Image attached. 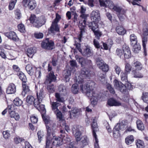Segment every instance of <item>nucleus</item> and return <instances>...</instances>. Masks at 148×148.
Here are the masks:
<instances>
[{"label":"nucleus","instance_id":"nucleus-1","mask_svg":"<svg viewBox=\"0 0 148 148\" xmlns=\"http://www.w3.org/2000/svg\"><path fill=\"white\" fill-rule=\"evenodd\" d=\"M81 84L80 87L82 92L86 94L90 99L92 104H96L98 100V95L93 91L94 88L95 87V83L92 81H89L86 85L83 86Z\"/></svg>","mask_w":148,"mask_h":148},{"label":"nucleus","instance_id":"nucleus-2","mask_svg":"<svg viewBox=\"0 0 148 148\" xmlns=\"http://www.w3.org/2000/svg\"><path fill=\"white\" fill-rule=\"evenodd\" d=\"M83 131V127L80 125L74 126L72 128V133L75 138L76 141L78 142L81 140L80 145L82 148L88 144L87 138L86 136H84L81 138L82 132Z\"/></svg>","mask_w":148,"mask_h":148},{"label":"nucleus","instance_id":"nucleus-3","mask_svg":"<svg viewBox=\"0 0 148 148\" xmlns=\"http://www.w3.org/2000/svg\"><path fill=\"white\" fill-rule=\"evenodd\" d=\"M42 117L46 124L47 132L48 130H50V132H51V134L53 136L54 132L56 130V124L53 121H50L48 117L45 116L43 114H42Z\"/></svg>","mask_w":148,"mask_h":148},{"label":"nucleus","instance_id":"nucleus-4","mask_svg":"<svg viewBox=\"0 0 148 148\" xmlns=\"http://www.w3.org/2000/svg\"><path fill=\"white\" fill-rule=\"evenodd\" d=\"M90 71L88 69H86L85 68L82 69L81 71L80 75V79H76V82L78 84H82L84 82V78H86L90 76Z\"/></svg>","mask_w":148,"mask_h":148},{"label":"nucleus","instance_id":"nucleus-5","mask_svg":"<svg viewBox=\"0 0 148 148\" xmlns=\"http://www.w3.org/2000/svg\"><path fill=\"white\" fill-rule=\"evenodd\" d=\"M61 18L60 16L58 14H56V18L50 27L49 30L51 33H54V32H59L60 29L58 26L57 23Z\"/></svg>","mask_w":148,"mask_h":148},{"label":"nucleus","instance_id":"nucleus-6","mask_svg":"<svg viewBox=\"0 0 148 148\" xmlns=\"http://www.w3.org/2000/svg\"><path fill=\"white\" fill-rule=\"evenodd\" d=\"M54 42L51 40H49L48 38H47L45 41L41 43V46L42 48L48 50H52L53 49Z\"/></svg>","mask_w":148,"mask_h":148},{"label":"nucleus","instance_id":"nucleus-7","mask_svg":"<svg viewBox=\"0 0 148 148\" xmlns=\"http://www.w3.org/2000/svg\"><path fill=\"white\" fill-rule=\"evenodd\" d=\"M47 20L46 17L44 16H41L39 18H38L34 22L33 25L37 28H39L45 23Z\"/></svg>","mask_w":148,"mask_h":148},{"label":"nucleus","instance_id":"nucleus-8","mask_svg":"<svg viewBox=\"0 0 148 148\" xmlns=\"http://www.w3.org/2000/svg\"><path fill=\"white\" fill-rule=\"evenodd\" d=\"M114 84L115 88L119 90L122 92L123 93L126 92L127 90L125 85L121 82H119L116 79H115L114 81Z\"/></svg>","mask_w":148,"mask_h":148},{"label":"nucleus","instance_id":"nucleus-9","mask_svg":"<svg viewBox=\"0 0 148 148\" xmlns=\"http://www.w3.org/2000/svg\"><path fill=\"white\" fill-rule=\"evenodd\" d=\"M100 5L101 6L106 7H108L111 9L113 10L115 5L113 2L110 0H99Z\"/></svg>","mask_w":148,"mask_h":148},{"label":"nucleus","instance_id":"nucleus-10","mask_svg":"<svg viewBox=\"0 0 148 148\" xmlns=\"http://www.w3.org/2000/svg\"><path fill=\"white\" fill-rule=\"evenodd\" d=\"M90 18L91 20L98 22L100 19V13L98 10H95L93 11L90 14Z\"/></svg>","mask_w":148,"mask_h":148},{"label":"nucleus","instance_id":"nucleus-11","mask_svg":"<svg viewBox=\"0 0 148 148\" xmlns=\"http://www.w3.org/2000/svg\"><path fill=\"white\" fill-rule=\"evenodd\" d=\"M56 80V77L54 75L53 71L51 72L47 75L46 80L45 82V84H50L51 82H55Z\"/></svg>","mask_w":148,"mask_h":148},{"label":"nucleus","instance_id":"nucleus-12","mask_svg":"<svg viewBox=\"0 0 148 148\" xmlns=\"http://www.w3.org/2000/svg\"><path fill=\"white\" fill-rule=\"evenodd\" d=\"M124 58L125 59H128L130 58L131 53L128 46L126 45H123L122 47Z\"/></svg>","mask_w":148,"mask_h":148},{"label":"nucleus","instance_id":"nucleus-13","mask_svg":"<svg viewBox=\"0 0 148 148\" xmlns=\"http://www.w3.org/2000/svg\"><path fill=\"white\" fill-rule=\"evenodd\" d=\"M83 22L80 23L79 27L80 30V33L78 37V39L80 41H81L82 37L83 34L85 32V27H86V21L83 20Z\"/></svg>","mask_w":148,"mask_h":148},{"label":"nucleus","instance_id":"nucleus-14","mask_svg":"<svg viewBox=\"0 0 148 148\" xmlns=\"http://www.w3.org/2000/svg\"><path fill=\"white\" fill-rule=\"evenodd\" d=\"M5 36L15 41L18 40V38L16 34L14 32L10 31L5 33Z\"/></svg>","mask_w":148,"mask_h":148},{"label":"nucleus","instance_id":"nucleus-15","mask_svg":"<svg viewBox=\"0 0 148 148\" xmlns=\"http://www.w3.org/2000/svg\"><path fill=\"white\" fill-rule=\"evenodd\" d=\"M54 135L53 136L52 135V134H51L52 136L53 137V138H52V140H53L54 139V140L53 141V142L52 144L54 146H60L62 144V140H63V138L61 137H55L54 135Z\"/></svg>","mask_w":148,"mask_h":148},{"label":"nucleus","instance_id":"nucleus-16","mask_svg":"<svg viewBox=\"0 0 148 148\" xmlns=\"http://www.w3.org/2000/svg\"><path fill=\"white\" fill-rule=\"evenodd\" d=\"M43 87V86H41L40 88V87L39 86V90H38V86H36V89L37 90V97L40 100H42L45 96Z\"/></svg>","mask_w":148,"mask_h":148},{"label":"nucleus","instance_id":"nucleus-17","mask_svg":"<svg viewBox=\"0 0 148 148\" xmlns=\"http://www.w3.org/2000/svg\"><path fill=\"white\" fill-rule=\"evenodd\" d=\"M16 92V87L13 83L9 84L6 90V92L8 94H14Z\"/></svg>","mask_w":148,"mask_h":148},{"label":"nucleus","instance_id":"nucleus-18","mask_svg":"<svg viewBox=\"0 0 148 148\" xmlns=\"http://www.w3.org/2000/svg\"><path fill=\"white\" fill-rule=\"evenodd\" d=\"M25 69L27 73L30 75L32 76L34 74V71H36V68L34 67H33L30 64H28L26 65Z\"/></svg>","mask_w":148,"mask_h":148},{"label":"nucleus","instance_id":"nucleus-19","mask_svg":"<svg viewBox=\"0 0 148 148\" xmlns=\"http://www.w3.org/2000/svg\"><path fill=\"white\" fill-rule=\"evenodd\" d=\"M50 130H48L47 132V136L46 140V147L45 148H49L50 145H51V140H52L51 138V132H50Z\"/></svg>","mask_w":148,"mask_h":148},{"label":"nucleus","instance_id":"nucleus-20","mask_svg":"<svg viewBox=\"0 0 148 148\" xmlns=\"http://www.w3.org/2000/svg\"><path fill=\"white\" fill-rule=\"evenodd\" d=\"M107 103L108 105L110 106H119L121 105V103L120 102L116 101L113 98L109 99Z\"/></svg>","mask_w":148,"mask_h":148},{"label":"nucleus","instance_id":"nucleus-21","mask_svg":"<svg viewBox=\"0 0 148 148\" xmlns=\"http://www.w3.org/2000/svg\"><path fill=\"white\" fill-rule=\"evenodd\" d=\"M23 91L21 93V95L24 96L25 94L27 93H29L30 90L28 84L26 83H22Z\"/></svg>","mask_w":148,"mask_h":148},{"label":"nucleus","instance_id":"nucleus-22","mask_svg":"<svg viewBox=\"0 0 148 148\" xmlns=\"http://www.w3.org/2000/svg\"><path fill=\"white\" fill-rule=\"evenodd\" d=\"M82 53L83 56L88 57H90L93 55L92 51L88 47H86L84 49L83 52Z\"/></svg>","mask_w":148,"mask_h":148},{"label":"nucleus","instance_id":"nucleus-23","mask_svg":"<svg viewBox=\"0 0 148 148\" xmlns=\"http://www.w3.org/2000/svg\"><path fill=\"white\" fill-rule=\"evenodd\" d=\"M76 59L79 62V63L80 64L82 67H84L85 65L86 62V59L81 56H79L78 55H76L75 57Z\"/></svg>","mask_w":148,"mask_h":148},{"label":"nucleus","instance_id":"nucleus-24","mask_svg":"<svg viewBox=\"0 0 148 148\" xmlns=\"http://www.w3.org/2000/svg\"><path fill=\"white\" fill-rule=\"evenodd\" d=\"M97 22L93 21L89 23L87 25H88L90 29H91L93 32L98 28V25Z\"/></svg>","mask_w":148,"mask_h":148},{"label":"nucleus","instance_id":"nucleus-25","mask_svg":"<svg viewBox=\"0 0 148 148\" xmlns=\"http://www.w3.org/2000/svg\"><path fill=\"white\" fill-rule=\"evenodd\" d=\"M36 52V48L35 47L28 48L27 50V56L32 58L33 55Z\"/></svg>","mask_w":148,"mask_h":148},{"label":"nucleus","instance_id":"nucleus-26","mask_svg":"<svg viewBox=\"0 0 148 148\" xmlns=\"http://www.w3.org/2000/svg\"><path fill=\"white\" fill-rule=\"evenodd\" d=\"M133 70H140L142 69L143 67L142 64L139 61H136L134 62L132 64Z\"/></svg>","mask_w":148,"mask_h":148},{"label":"nucleus","instance_id":"nucleus-27","mask_svg":"<svg viewBox=\"0 0 148 148\" xmlns=\"http://www.w3.org/2000/svg\"><path fill=\"white\" fill-rule=\"evenodd\" d=\"M142 39L143 46L144 49V53L145 56L147 55V51L146 50V45L147 42V37L142 36Z\"/></svg>","mask_w":148,"mask_h":148},{"label":"nucleus","instance_id":"nucleus-28","mask_svg":"<svg viewBox=\"0 0 148 148\" xmlns=\"http://www.w3.org/2000/svg\"><path fill=\"white\" fill-rule=\"evenodd\" d=\"M97 123L96 121L94 119L91 125V127L92 130L93 136H97L95 132L98 130Z\"/></svg>","mask_w":148,"mask_h":148},{"label":"nucleus","instance_id":"nucleus-29","mask_svg":"<svg viewBox=\"0 0 148 148\" xmlns=\"http://www.w3.org/2000/svg\"><path fill=\"white\" fill-rule=\"evenodd\" d=\"M54 112L56 114L57 118L59 119V120L63 122L64 123L65 121L63 119L64 117L61 112L58 109H57V110H54Z\"/></svg>","mask_w":148,"mask_h":148},{"label":"nucleus","instance_id":"nucleus-30","mask_svg":"<svg viewBox=\"0 0 148 148\" xmlns=\"http://www.w3.org/2000/svg\"><path fill=\"white\" fill-rule=\"evenodd\" d=\"M116 26V31L118 34L120 35H123L126 33V31L123 26Z\"/></svg>","mask_w":148,"mask_h":148},{"label":"nucleus","instance_id":"nucleus-31","mask_svg":"<svg viewBox=\"0 0 148 148\" xmlns=\"http://www.w3.org/2000/svg\"><path fill=\"white\" fill-rule=\"evenodd\" d=\"M70 115H72L74 117H77L80 114V110L76 108H74L71 110V113L69 111Z\"/></svg>","mask_w":148,"mask_h":148},{"label":"nucleus","instance_id":"nucleus-32","mask_svg":"<svg viewBox=\"0 0 148 148\" xmlns=\"http://www.w3.org/2000/svg\"><path fill=\"white\" fill-rule=\"evenodd\" d=\"M71 73V71L69 70H65L63 71V76L65 79L66 82L69 81Z\"/></svg>","mask_w":148,"mask_h":148},{"label":"nucleus","instance_id":"nucleus-33","mask_svg":"<svg viewBox=\"0 0 148 148\" xmlns=\"http://www.w3.org/2000/svg\"><path fill=\"white\" fill-rule=\"evenodd\" d=\"M59 92L64 96L67 95V92L66 89V87L63 84H60L58 88Z\"/></svg>","mask_w":148,"mask_h":148},{"label":"nucleus","instance_id":"nucleus-34","mask_svg":"<svg viewBox=\"0 0 148 148\" xmlns=\"http://www.w3.org/2000/svg\"><path fill=\"white\" fill-rule=\"evenodd\" d=\"M17 74L19 76V79L22 81V83L27 82V80L26 76L23 72H19Z\"/></svg>","mask_w":148,"mask_h":148},{"label":"nucleus","instance_id":"nucleus-35","mask_svg":"<svg viewBox=\"0 0 148 148\" xmlns=\"http://www.w3.org/2000/svg\"><path fill=\"white\" fill-rule=\"evenodd\" d=\"M130 40L131 45H134L137 43V38L134 34H132L130 35Z\"/></svg>","mask_w":148,"mask_h":148},{"label":"nucleus","instance_id":"nucleus-36","mask_svg":"<svg viewBox=\"0 0 148 148\" xmlns=\"http://www.w3.org/2000/svg\"><path fill=\"white\" fill-rule=\"evenodd\" d=\"M94 58L96 61V63L99 67L105 63L103 60L100 57H97L95 56Z\"/></svg>","mask_w":148,"mask_h":148},{"label":"nucleus","instance_id":"nucleus-37","mask_svg":"<svg viewBox=\"0 0 148 148\" xmlns=\"http://www.w3.org/2000/svg\"><path fill=\"white\" fill-rule=\"evenodd\" d=\"M139 70H133L132 74L134 77L135 78H142L143 77V75L140 73Z\"/></svg>","mask_w":148,"mask_h":148},{"label":"nucleus","instance_id":"nucleus-38","mask_svg":"<svg viewBox=\"0 0 148 148\" xmlns=\"http://www.w3.org/2000/svg\"><path fill=\"white\" fill-rule=\"evenodd\" d=\"M134 139L132 135H130L127 137L125 139L126 143L128 145L131 144L134 142Z\"/></svg>","mask_w":148,"mask_h":148},{"label":"nucleus","instance_id":"nucleus-39","mask_svg":"<svg viewBox=\"0 0 148 148\" xmlns=\"http://www.w3.org/2000/svg\"><path fill=\"white\" fill-rule=\"evenodd\" d=\"M36 6V1L34 0L30 1L28 3L27 7L31 10H32L34 9Z\"/></svg>","mask_w":148,"mask_h":148},{"label":"nucleus","instance_id":"nucleus-40","mask_svg":"<svg viewBox=\"0 0 148 148\" xmlns=\"http://www.w3.org/2000/svg\"><path fill=\"white\" fill-rule=\"evenodd\" d=\"M56 100L60 102L63 103L65 101V100L63 97H61L60 94L58 93H55V95Z\"/></svg>","mask_w":148,"mask_h":148},{"label":"nucleus","instance_id":"nucleus-41","mask_svg":"<svg viewBox=\"0 0 148 148\" xmlns=\"http://www.w3.org/2000/svg\"><path fill=\"white\" fill-rule=\"evenodd\" d=\"M137 127L138 129L140 130L144 129V126L142 122L140 120H138L136 122Z\"/></svg>","mask_w":148,"mask_h":148},{"label":"nucleus","instance_id":"nucleus-42","mask_svg":"<svg viewBox=\"0 0 148 148\" xmlns=\"http://www.w3.org/2000/svg\"><path fill=\"white\" fill-rule=\"evenodd\" d=\"M113 10L116 12L117 15L118 14H120V13L121 12H124V11L125 10L121 7L117 5H115Z\"/></svg>","mask_w":148,"mask_h":148},{"label":"nucleus","instance_id":"nucleus-43","mask_svg":"<svg viewBox=\"0 0 148 148\" xmlns=\"http://www.w3.org/2000/svg\"><path fill=\"white\" fill-rule=\"evenodd\" d=\"M133 47V51L135 53H137L140 50L141 47L139 44H136L134 45H132Z\"/></svg>","mask_w":148,"mask_h":148},{"label":"nucleus","instance_id":"nucleus-44","mask_svg":"<svg viewBox=\"0 0 148 148\" xmlns=\"http://www.w3.org/2000/svg\"><path fill=\"white\" fill-rule=\"evenodd\" d=\"M35 98L33 96L31 95L27 96L26 99V101L29 104H33Z\"/></svg>","mask_w":148,"mask_h":148},{"label":"nucleus","instance_id":"nucleus-45","mask_svg":"<svg viewBox=\"0 0 148 148\" xmlns=\"http://www.w3.org/2000/svg\"><path fill=\"white\" fill-rule=\"evenodd\" d=\"M126 11H124V12H121L120 14H118L117 15L119 20L121 21H123L125 19V17L126 16L125 15Z\"/></svg>","mask_w":148,"mask_h":148},{"label":"nucleus","instance_id":"nucleus-46","mask_svg":"<svg viewBox=\"0 0 148 148\" xmlns=\"http://www.w3.org/2000/svg\"><path fill=\"white\" fill-rule=\"evenodd\" d=\"M14 104L17 106H21L23 103L22 101L18 97H16L13 101Z\"/></svg>","mask_w":148,"mask_h":148},{"label":"nucleus","instance_id":"nucleus-47","mask_svg":"<svg viewBox=\"0 0 148 148\" xmlns=\"http://www.w3.org/2000/svg\"><path fill=\"white\" fill-rule=\"evenodd\" d=\"M128 73L125 72H122L121 74V79L123 82H127V75Z\"/></svg>","mask_w":148,"mask_h":148},{"label":"nucleus","instance_id":"nucleus-48","mask_svg":"<svg viewBox=\"0 0 148 148\" xmlns=\"http://www.w3.org/2000/svg\"><path fill=\"white\" fill-rule=\"evenodd\" d=\"M95 36V37L97 39L99 40L100 37L101 36L102 33L99 30L97 29L93 32Z\"/></svg>","mask_w":148,"mask_h":148},{"label":"nucleus","instance_id":"nucleus-49","mask_svg":"<svg viewBox=\"0 0 148 148\" xmlns=\"http://www.w3.org/2000/svg\"><path fill=\"white\" fill-rule=\"evenodd\" d=\"M60 104L57 102H53L51 104V108L52 110L54 112V110H57L58 109V107L60 106Z\"/></svg>","mask_w":148,"mask_h":148},{"label":"nucleus","instance_id":"nucleus-50","mask_svg":"<svg viewBox=\"0 0 148 148\" xmlns=\"http://www.w3.org/2000/svg\"><path fill=\"white\" fill-rule=\"evenodd\" d=\"M71 91L74 94H77L78 92V88L77 84H74L71 87Z\"/></svg>","mask_w":148,"mask_h":148},{"label":"nucleus","instance_id":"nucleus-51","mask_svg":"<svg viewBox=\"0 0 148 148\" xmlns=\"http://www.w3.org/2000/svg\"><path fill=\"white\" fill-rule=\"evenodd\" d=\"M114 127L119 130H123L125 129V125L123 123L121 122L117 124Z\"/></svg>","mask_w":148,"mask_h":148},{"label":"nucleus","instance_id":"nucleus-52","mask_svg":"<svg viewBox=\"0 0 148 148\" xmlns=\"http://www.w3.org/2000/svg\"><path fill=\"white\" fill-rule=\"evenodd\" d=\"M99 68L103 71L105 72H107L109 69L108 65L105 63H104L102 65L100 66Z\"/></svg>","mask_w":148,"mask_h":148},{"label":"nucleus","instance_id":"nucleus-53","mask_svg":"<svg viewBox=\"0 0 148 148\" xmlns=\"http://www.w3.org/2000/svg\"><path fill=\"white\" fill-rule=\"evenodd\" d=\"M93 67V64L91 60L86 59L85 63V65L84 66V68L88 67L89 68H92Z\"/></svg>","mask_w":148,"mask_h":148},{"label":"nucleus","instance_id":"nucleus-54","mask_svg":"<svg viewBox=\"0 0 148 148\" xmlns=\"http://www.w3.org/2000/svg\"><path fill=\"white\" fill-rule=\"evenodd\" d=\"M113 134L114 138H118L120 136L119 130L114 127L113 130Z\"/></svg>","mask_w":148,"mask_h":148},{"label":"nucleus","instance_id":"nucleus-55","mask_svg":"<svg viewBox=\"0 0 148 148\" xmlns=\"http://www.w3.org/2000/svg\"><path fill=\"white\" fill-rule=\"evenodd\" d=\"M16 2L17 0H11L9 5V9L10 10H12L14 8Z\"/></svg>","mask_w":148,"mask_h":148},{"label":"nucleus","instance_id":"nucleus-56","mask_svg":"<svg viewBox=\"0 0 148 148\" xmlns=\"http://www.w3.org/2000/svg\"><path fill=\"white\" fill-rule=\"evenodd\" d=\"M142 99L145 102L148 103V92L143 93Z\"/></svg>","mask_w":148,"mask_h":148},{"label":"nucleus","instance_id":"nucleus-57","mask_svg":"<svg viewBox=\"0 0 148 148\" xmlns=\"http://www.w3.org/2000/svg\"><path fill=\"white\" fill-rule=\"evenodd\" d=\"M123 93L125 94V95H124L123 96L122 98V100L125 102H127L129 99V95L128 94V91L127 90L126 92Z\"/></svg>","mask_w":148,"mask_h":148},{"label":"nucleus","instance_id":"nucleus-58","mask_svg":"<svg viewBox=\"0 0 148 148\" xmlns=\"http://www.w3.org/2000/svg\"><path fill=\"white\" fill-rule=\"evenodd\" d=\"M131 66L129 64L127 63L125 64V72L129 73L131 71Z\"/></svg>","mask_w":148,"mask_h":148},{"label":"nucleus","instance_id":"nucleus-59","mask_svg":"<svg viewBox=\"0 0 148 148\" xmlns=\"http://www.w3.org/2000/svg\"><path fill=\"white\" fill-rule=\"evenodd\" d=\"M35 37L37 39L42 38L43 37V34L40 32H36L34 34Z\"/></svg>","mask_w":148,"mask_h":148},{"label":"nucleus","instance_id":"nucleus-60","mask_svg":"<svg viewBox=\"0 0 148 148\" xmlns=\"http://www.w3.org/2000/svg\"><path fill=\"white\" fill-rule=\"evenodd\" d=\"M42 100H40L39 99L37 98V99H35V101H34L33 103L34 106L37 109H38L40 105V103Z\"/></svg>","mask_w":148,"mask_h":148},{"label":"nucleus","instance_id":"nucleus-61","mask_svg":"<svg viewBox=\"0 0 148 148\" xmlns=\"http://www.w3.org/2000/svg\"><path fill=\"white\" fill-rule=\"evenodd\" d=\"M38 138V140L39 143H40L42 140V138L44 135V132L41 131H38L37 134Z\"/></svg>","mask_w":148,"mask_h":148},{"label":"nucleus","instance_id":"nucleus-62","mask_svg":"<svg viewBox=\"0 0 148 148\" xmlns=\"http://www.w3.org/2000/svg\"><path fill=\"white\" fill-rule=\"evenodd\" d=\"M18 29L20 32L24 33L25 31V28L24 25L22 24H20L18 26Z\"/></svg>","mask_w":148,"mask_h":148},{"label":"nucleus","instance_id":"nucleus-63","mask_svg":"<svg viewBox=\"0 0 148 148\" xmlns=\"http://www.w3.org/2000/svg\"><path fill=\"white\" fill-rule=\"evenodd\" d=\"M137 147L139 148H143L144 147L143 142L140 140H137L136 142Z\"/></svg>","mask_w":148,"mask_h":148},{"label":"nucleus","instance_id":"nucleus-64","mask_svg":"<svg viewBox=\"0 0 148 148\" xmlns=\"http://www.w3.org/2000/svg\"><path fill=\"white\" fill-rule=\"evenodd\" d=\"M38 18L36 17L35 15L34 14H31L29 18V20L31 23H32L33 24H34V22H35L36 20Z\"/></svg>","mask_w":148,"mask_h":148}]
</instances>
